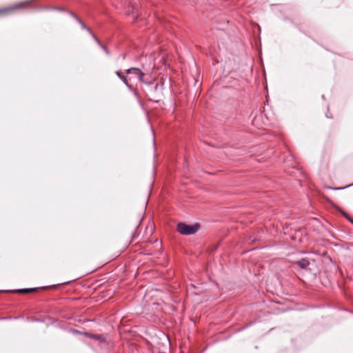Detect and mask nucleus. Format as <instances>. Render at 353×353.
Returning <instances> with one entry per match:
<instances>
[{
	"mask_svg": "<svg viewBox=\"0 0 353 353\" xmlns=\"http://www.w3.org/2000/svg\"><path fill=\"white\" fill-rule=\"evenodd\" d=\"M37 289L38 288H23V289L18 290L17 292L18 293H21V294H26V293L36 292V291H37Z\"/></svg>",
	"mask_w": 353,
	"mask_h": 353,
	"instance_id": "8",
	"label": "nucleus"
},
{
	"mask_svg": "<svg viewBox=\"0 0 353 353\" xmlns=\"http://www.w3.org/2000/svg\"><path fill=\"white\" fill-rule=\"evenodd\" d=\"M77 22L81 25L82 29L87 30L90 33V34L92 36V37L96 42H99V39L97 37V36L92 32L91 29L83 22V21L81 19H78Z\"/></svg>",
	"mask_w": 353,
	"mask_h": 353,
	"instance_id": "5",
	"label": "nucleus"
},
{
	"mask_svg": "<svg viewBox=\"0 0 353 353\" xmlns=\"http://www.w3.org/2000/svg\"><path fill=\"white\" fill-rule=\"evenodd\" d=\"M345 217H346V219H347L349 221H350V219H351V218H350L347 215H345Z\"/></svg>",
	"mask_w": 353,
	"mask_h": 353,
	"instance_id": "12",
	"label": "nucleus"
},
{
	"mask_svg": "<svg viewBox=\"0 0 353 353\" xmlns=\"http://www.w3.org/2000/svg\"><path fill=\"white\" fill-rule=\"evenodd\" d=\"M103 50V51L107 54H109L110 52H109V50H108V48L104 46L103 45L100 41L99 40V42H96Z\"/></svg>",
	"mask_w": 353,
	"mask_h": 353,
	"instance_id": "9",
	"label": "nucleus"
},
{
	"mask_svg": "<svg viewBox=\"0 0 353 353\" xmlns=\"http://www.w3.org/2000/svg\"><path fill=\"white\" fill-rule=\"evenodd\" d=\"M334 190H342L343 189V188H333Z\"/></svg>",
	"mask_w": 353,
	"mask_h": 353,
	"instance_id": "11",
	"label": "nucleus"
},
{
	"mask_svg": "<svg viewBox=\"0 0 353 353\" xmlns=\"http://www.w3.org/2000/svg\"><path fill=\"white\" fill-rule=\"evenodd\" d=\"M30 7V1H21L17 3H15L13 6L4 8L2 9H0V14L8 12L10 11L17 10V9H28Z\"/></svg>",
	"mask_w": 353,
	"mask_h": 353,
	"instance_id": "3",
	"label": "nucleus"
},
{
	"mask_svg": "<svg viewBox=\"0 0 353 353\" xmlns=\"http://www.w3.org/2000/svg\"><path fill=\"white\" fill-rule=\"evenodd\" d=\"M126 75L128 76V79H129V83L132 85L136 81H140L141 83H146L144 79L145 74L141 71V69L138 68H130L126 70Z\"/></svg>",
	"mask_w": 353,
	"mask_h": 353,
	"instance_id": "1",
	"label": "nucleus"
},
{
	"mask_svg": "<svg viewBox=\"0 0 353 353\" xmlns=\"http://www.w3.org/2000/svg\"><path fill=\"white\" fill-rule=\"evenodd\" d=\"M199 229L198 223L188 225L185 223H179L176 225L177 231L183 235H191L195 234Z\"/></svg>",
	"mask_w": 353,
	"mask_h": 353,
	"instance_id": "2",
	"label": "nucleus"
},
{
	"mask_svg": "<svg viewBox=\"0 0 353 353\" xmlns=\"http://www.w3.org/2000/svg\"><path fill=\"white\" fill-rule=\"evenodd\" d=\"M116 74L129 89H132L133 86L131 83H129V79H128L127 75H123L120 70H117L116 72Z\"/></svg>",
	"mask_w": 353,
	"mask_h": 353,
	"instance_id": "4",
	"label": "nucleus"
},
{
	"mask_svg": "<svg viewBox=\"0 0 353 353\" xmlns=\"http://www.w3.org/2000/svg\"><path fill=\"white\" fill-rule=\"evenodd\" d=\"M350 222H351L353 224V219H350Z\"/></svg>",
	"mask_w": 353,
	"mask_h": 353,
	"instance_id": "14",
	"label": "nucleus"
},
{
	"mask_svg": "<svg viewBox=\"0 0 353 353\" xmlns=\"http://www.w3.org/2000/svg\"><path fill=\"white\" fill-rule=\"evenodd\" d=\"M83 334L85 336H86L87 337H89L90 339H93L94 340L99 341L100 343H105V340L104 337L102 335L94 334H90V333H88V332H84Z\"/></svg>",
	"mask_w": 353,
	"mask_h": 353,
	"instance_id": "6",
	"label": "nucleus"
},
{
	"mask_svg": "<svg viewBox=\"0 0 353 353\" xmlns=\"http://www.w3.org/2000/svg\"><path fill=\"white\" fill-rule=\"evenodd\" d=\"M297 265L301 268H306L309 266L310 262L306 259H301L296 262Z\"/></svg>",
	"mask_w": 353,
	"mask_h": 353,
	"instance_id": "7",
	"label": "nucleus"
},
{
	"mask_svg": "<svg viewBox=\"0 0 353 353\" xmlns=\"http://www.w3.org/2000/svg\"><path fill=\"white\" fill-rule=\"evenodd\" d=\"M59 10H61V11H65V10H64V9H63V8H59Z\"/></svg>",
	"mask_w": 353,
	"mask_h": 353,
	"instance_id": "13",
	"label": "nucleus"
},
{
	"mask_svg": "<svg viewBox=\"0 0 353 353\" xmlns=\"http://www.w3.org/2000/svg\"><path fill=\"white\" fill-rule=\"evenodd\" d=\"M69 14L73 17L77 21H78V19H79L80 18H79L74 12H71V11H69L68 12Z\"/></svg>",
	"mask_w": 353,
	"mask_h": 353,
	"instance_id": "10",
	"label": "nucleus"
}]
</instances>
